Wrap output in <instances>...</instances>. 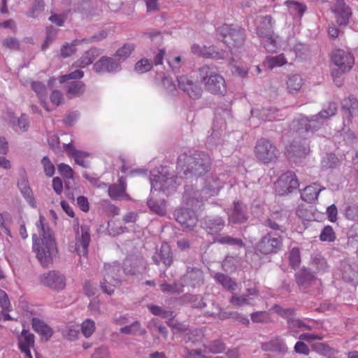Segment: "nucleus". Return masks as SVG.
Listing matches in <instances>:
<instances>
[{
	"mask_svg": "<svg viewBox=\"0 0 358 358\" xmlns=\"http://www.w3.org/2000/svg\"><path fill=\"white\" fill-rule=\"evenodd\" d=\"M229 57V53L227 50H220L215 45L209 47L204 45V52L203 57L213 59H224Z\"/></svg>",
	"mask_w": 358,
	"mask_h": 358,
	"instance_id": "35",
	"label": "nucleus"
},
{
	"mask_svg": "<svg viewBox=\"0 0 358 358\" xmlns=\"http://www.w3.org/2000/svg\"><path fill=\"white\" fill-rule=\"evenodd\" d=\"M148 206L152 211L159 215H163L166 213V209L163 201H157L152 199H150L148 201Z\"/></svg>",
	"mask_w": 358,
	"mask_h": 358,
	"instance_id": "56",
	"label": "nucleus"
},
{
	"mask_svg": "<svg viewBox=\"0 0 358 358\" xmlns=\"http://www.w3.org/2000/svg\"><path fill=\"white\" fill-rule=\"evenodd\" d=\"M255 153L259 161L268 164L273 162L278 157L279 152L275 145L270 141L261 138L256 143Z\"/></svg>",
	"mask_w": 358,
	"mask_h": 358,
	"instance_id": "12",
	"label": "nucleus"
},
{
	"mask_svg": "<svg viewBox=\"0 0 358 358\" xmlns=\"http://www.w3.org/2000/svg\"><path fill=\"white\" fill-rule=\"evenodd\" d=\"M34 335L29 331L23 329L18 341L19 348H34Z\"/></svg>",
	"mask_w": 358,
	"mask_h": 358,
	"instance_id": "46",
	"label": "nucleus"
},
{
	"mask_svg": "<svg viewBox=\"0 0 358 358\" xmlns=\"http://www.w3.org/2000/svg\"><path fill=\"white\" fill-rule=\"evenodd\" d=\"M315 328V323L307 319L301 320L295 318L294 320L289 321V331L287 334L295 338H297L300 331H310Z\"/></svg>",
	"mask_w": 358,
	"mask_h": 358,
	"instance_id": "24",
	"label": "nucleus"
},
{
	"mask_svg": "<svg viewBox=\"0 0 358 358\" xmlns=\"http://www.w3.org/2000/svg\"><path fill=\"white\" fill-rule=\"evenodd\" d=\"M42 284L55 290L63 289L66 286L65 276L57 271H51L41 277Z\"/></svg>",
	"mask_w": 358,
	"mask_h": 358,
	"instance_id": "18",
	"label": "nucleus"
},
{
	"mask_svg": "<svg viewBox=\"0 0 358 358\" xmlns=\"http://www.w3.org/2000/svg\"><path fill=\"white\" fill-rule=\"evenodd\" d=\"M199 74L206 91L213 94H222L225 92V80L216 66L205 65L199 69Z\"/></svg>",
	"mask_w": 358,
	"mask_h": 358,
	"instance_id": "4",
	"label": "nucleus"
},
{
	"mask_svg": "<svg viewBox=\"0 0 358 358\" xmlns=\"http://www.w3.org/2000/svg\"><path fill=\"white\" fill-rule=\"evenodd\" d=\"M331 62L335 66L332 69L331 75L333 77H338L351 70L355 64V58L349 51L336 49L331 53Z\"/></svg>",
	"mask_w": 358,
	"mask_h": 358,
	"instance_id": "7",
	"label": "nucleus"
},
{
	"mask_svg": "<svg viewBox=\"0 0 358 358\" xmlns=\"http://www.w3.org/2000/svg\"><path fill=\"white\" fill-rule=\"evenodd\" d=\"M213 278L223 288L231 292H234L237 288V283L227 275L222 273H216Z\"/></svg>",
	"mask_w": 358,
	"mask_h": 358,
	"instance_id": "36",
	"label": "nucleus"
},
{
	"mask_svg": "<svg viewBox=\"0 0 358 358\" xmlns=\"http://www.w3.org/2000/svg\"><path fill=\"white\" fill-rule=\"evenodd\" d=\"M278 36L273 34L271 36H265V41L262 43L264 48L267 52H274L278 49V44L277 42Z\"/></svg>",
	"mask_w": 358,
	"mask_h": 358,
	"instance_id": "52",
	"label": "nucleus"
},
{
	"mask_svg": "<svg viewBox=\"0 0 358 358\" xmlns=\"http://www.w3.org/2000/svg\"><path fill=\"white\" fill-rule=\"evenodd\" d=\"M150 181L151 192L155 189L167 195L175 191L177 187L176 178L167 166H161L153 169L150 171Z\"/></svg>",
	"mask_w": 358,
	"mask_h": 358,
	"instance_id": "3",
	"label": "nucleus"
},
{
	"mask_svg": "<svg viewBox=\"0 0 358 358\" xmlns=\"http://www.w3.org/2000/svg\"><path fill=\"white\" fill-rule=\"evenodd\" d=\"M345 215L348 220L356 221L358 220V203H351L346 206Z\"/></svg>",
	"mask_w": 358,
	"mask_h": 358,
	"instance_id": "61",
	"label": "nucleus"
},
{
	"mask_svg": "<svg viewBox=\"0 0 358 358\" xmlns=\"http://www.w3.org/2000/svg\"><path fill=\"white\" fill-rule=\"evenodd\" d=\"M85 92V85L81 81H72L68 84L67 94L70 99L80 96Z\"/></svg>",
	"mask_w": 358,
	"mask_h": 358,
	"instance_id": "44",
	"label": "nucleus"
},
{
	"mask_svg": "<svg viewBox=\"0 0 358 358\" xmlns=\"http://www.w3.org/2000/svg\"><path fill=\"white\" fill-rule=\"evenodd\" d=\"M80 232L81 234L79 236V231H78L75 249L77 254L80 256V265L82 268H87L89 264L90 227L87 225H82Z\"/></svg>",
	"mask_w": 358,
	"mask_h": 358,
	"instance_id": "11",
	"label": "nucleus"
},
{
	"mask_svg": "<svg viewBox=\"0 0 358 358\" xmlns=\"http://www.w3.org/2000/svg\"><path fill=\"white\" fill-rule=\"evenodd\" d=\"M342 110L343 117L350 121L351 118L358 113V100L354 96L345 99Z\"/></svg>",
	"mask_w": 358,
	"mask_h": 358,
	"instance_id": "31",
	"label": "nucleus"
},
{
	"mask_svg": "<svg viewBox=\"0 0 358 358\" xmlns=\"http://www.w3.org/2000/svg\"><path fill=\"white\" fill-rule=\"evenodd\" d=\"M224 344L220 340L213 341L208 346L204 345V353H220L224 350Z\"/></svg>",
	"mask_w": 358,
	"mask_h": 358,
	"instance_id": "57",
	"label": "nucleus"
},
{
	"mask_svg": "<svg viewBox=\"0 0 358 358\" xmlns=\"http://www.w3.org/2000/svg\"><path fill=\"white\" fill-rule=\"evenodd\" d=\"M17 187L29 205L33 208H36V201L26 176H21L18 180Z\"/></svg>",
	"mask_w": 358,
	"mask_h": 358,
	"instance_id": "27",
	"label": "nucleus"
},
{
	"mask_svg": "<svg viewBox=\"0 0 358 358\" xmlns=\"http://www.w3.org/2000/svg\"><path fill=\"white\" fill-rule=\"evenodd\" d=\"M32 90L36 92L37 96L41 102L42 106L45 108L46 110L50 111L48 107V103L46 101V86L39 81H34L31 85Z\"/></svg>",
	"mask_w": 358,
	"mask_h": 358,
	"instance_id": "38",
	"label": "nucleus"
},
{
	"mask_svg": "<svg viewBox=\"0 0 358 358\" xmlns=\"http://www.w3.org/2000/svg\"><path fill=\"white\" fill-rule=\"evenodd\" d=\"M288 156L294 162L306 157L310 152L309 143L306 139L300 141L294 138L287 149Z\"/></svg>",
	"mask_w": 358,
	"mask_h": 358,
	"instance_id": "17",
	"label": "nucleus"
},
{
	"mask_svg": "<svg viewBox=\"0 0 358 358\" xmlns=\"http://www.w3.org/2000/svg\"><path fill=\"white\" fill-rule=\"evenodd\" d=\"M36 226L40 237L36 234L32 236L33 251L41 264L47 267L52 263L53 257L57 253L56 242L52 231L42 215H39Z\"/></svg>",
	"mask_w": 358,
	"mask_h": 358,
	"instance_id": "1",
	"label": "nucleus"
},
{
	"mask_svg": "<svg viewBox=\"0 0 358 358\" xmlns=\"http://www.w3.org/2000/svg\"><path fill=\"white\" fill-rule=\"evenodd\" d=\"M251 114L253 117L259 115L260 118L264 121L280 120L278 117V110L273 107H264L262 108L260 111L252 109Z\"/></svg>",
	"mask_w": 358,
	"mask_h": 358,
	"instance_id": "33",
	"label": "nucleus"
},
{
	"mask_svg": "<svg viewBox=\"0 0 358 358\" xmlns=\"http://www.w3.org/2000/svg\"><path fill=\"white\" fill-rule=\"evenodd\" d=\"M176 221L184 228L193 230L197 223L195 212L188 208H180L174 213Z\"/></svg>",
	"mask_w": 358,
	"mask_h": 358,
	"instance_id": "16",
	"label": "nucleus"
},
{
	"mask_svg": "<svg viewBox=\"0 0 358 358\" xmlns=\"http://www.w3.org/2000/svg\"><path fill=\"white\" fill-rule=\"evenodd\" d=\"M31 324L33 330L40 335L43 341H48L52 336L54 334L53 329L43 320L37 317H33Z\"/></svg>",
	"mask_w": 358,
	"mask_h": 358,
	"instance_id": "26",
	"label": "nucleus"
},
{
	"mask_svg": "<svg viewBox=\"0 0 358 358\" xmlns=\"http://www.w3.org/2000/svg\"><path fill=\"white\" fill-rule=\"evenodd\" d=\"M86 41V39L78 40L76 39L71 43H66L64 44L60 50V55L62 58H67L74 54L76 51V47L80 45L82 42Z\"/></svg>",
	"mask_w": 358,
	"mask_h": 358,
	"instance_id": "43",
	"label": "nucleus"
},
{
	"mask_svg": "<svg viewBox=\"0 0 358 358\" xmlns=\"http://www.w3.org/2000/svg\"><path fill=\"white\" fill-rule=\"evenodd\" d=\"M341 275L343 279L356 285L358 283V265L355 263L350 264L348 262L341 264Z\"/></svg>",
	"mask_w": 358,
	"mask_h": 358,
	"instance_id": "30",
	"label": "nucleus"
},
{
	"mask_svg": "<svg viewBox=\"0 0 358 358\" xmlns=\"http://www.w3.org/2000/svg\"><path fill=\"white\" fill-rule=\"evenodd\" d=\"M303 84L301 76L299 74L291 75L287 80V88L289 93H297Z\"/></svg>",
	"mask_w": 358,
	"mask_h": 358,
	"instance_id": "39",
	"label": "nucleus"
},
{
	"mask_svg": "<svg viewBox=\"0 0 358 358\" xmlns=\"http://www.w3.org/2000/svg\"><path fill=\"white\" fill-rule=\"evenodd\" d=\"M347 247L357 249L358 256V222L354 223L348 233Z\"/></svg>",
	"mask_w": 358,
	"mask_h": 358,
	"instance_id": "41",
	"label": "nucleus"
},
{
	"mask_svg": "<svg viewBox=\"0 0 358 358\" xmlns=\"http://www.w3.org/2000/svg\"><path fill=\"white\" fill-rule=\"evenodd\" d=\"M262 349L265 351H274L282 354L288 352V348L285 341L280 338H276L269 342L263 343Z\"/></svg>",
	"mask_w": 358,
	"mask_h": 358,
	"instance_id": "34",
	"label": "nucleus"
},
{
	"mask_svg": "<svg viewBox=\"0 0 358 358\" xmlns=\"http://www.w3.org/2000/svg\"><path fill=\"white\" fill-rule=\"evenodd\" d=\"M337 111V104L335 102L329 103L327 108L322 109L317 114L324 122L329 117L336 115Z\"/></svg>",
	"mask_w": 358,
	"mask_h": 358,
	"instance_id": "55",
	"label": "nucleus"
},
{
	"mask_svg": "<svg viewBox=\"0 0 358 358\" xmlns=\"http://www.w3.org/2000/svg\"><path fill=\"white\" fill-rule=\"evenodd\" d=\"M122 271V269L120 264L117 262L105 264L104 280L106 282L110 280L113 282L120 283L121 282Z\"/></svg>",
	"mask_w": 358,
	"mask_h": 358,
	"instance_id": "28",
	"label": "nucleus"
},
{
	"mask_svg": "<svg viewBox=\"0 0 358 358\" xmlns=\"http://www.w3.org/2000/svg\"><path fill=\"white\" fill-rule=\"evenodd\" d=\"M123 271L127 275H136L139 271L138 260L133 262L130 259H127L124 262Z\"/></svg>",
	"mask_w": 358,
	"mask_h": 358,
	"instance_id": "58",
	"label": "nucleus"
},
{
	"mask_svg": "<svg viewBox=\"0 0 358 358\" xmlns=\"http://www.w3.org/2000/svg\"><path fill=\"white\" fill-rule=\"evenodd\" d=\"M274 311L282 318L287 320V331H289V321L294 320L296 317L294 315L296 314V310L294 308H285L278 305H275L273 306Z\"/></svg>",
	"mask_w": 358,
	"mask_h": 358,
	"instance_id": "42",
	"label": "nucleus"
},
{
	"mask_svg": "<svg viewBox=\"0 0 358 358\" xmlns=\"http://www.w3.org/2000/svg\"><path fill=\"white\" fill-rule=\"evenodd\" d=\"M160 289L164 293L175 294L183 292L182 285L180 280L174 282L173 284H169L165 280L159 285Z\"/></svg>",
	"mask_w": 358,
	"mask_h": 358,
	"instance_id": "45",
	"label": "nucleus"
},
{
	"mask_svg": "<svg viewBox=\"0 0 358 358\" xmlns=\"http://www.w3.org/2000/svg\"><path fill=\"white\" fill-rule=\"evenodd\" d=\"M321 190L322 189L315 183L313 185L307 186L301 192V199L308 203H313L317 199Z\"/></svg>",
	"mask_w": 358,
	"mask_h": 358,
	"instance_id": "37",
	"label": "nucleus"
},
{
	"mask_svg": "<svg viewBox=\"0 0 358 358\" xmlns=\"http://www.w3.org/2000/svg\"><path fill=\"white\" fill-rule=\"evenodd\" d=\"M44 8L45 3L43 0H34L31 7L26 13V15L29 17H37L44 10Z\"/></svg>",
	"mask_w": 358,
	"mask_h": 358,
	"instance_id": "50",
	"label": "nucleus"
},
{
	"mask_svg": "<svg viewBox=\"0 0 358 358\" xmlns=\"http://www.w3.org/2000/svg\"><path fill=\"white\" fill-rule=\"evenodd\" d=\"M334 13L336 22L341 26H346L349 23L350 17L352 15V10L344 0H336L331 8Z\"/></svg>",
	"mask_w": 358,
	"mask_h": 358,
	"instance_id": "20",
	"label": "nucleus"
},
{
	"mask_svg": "<svg viewBox=\"0 0 358 358\" xmlns=\"http://www.w3.org/2000/svg\"><path fill=\"white\" fill-rule=\"evenodd\" d=\"M289 261L293 268H295L299 266L301 263V256L299 248L294 247L289 251Z\"/></svg>",
	"mask_w": 358,
	"mask_h": 358,
	"instance_id": "60",
	"label": "nucleus"
},
{
	"mask_svg": "<svg viewBox=\"0 0 358 358\" xmlns=\"http://www.w3.org/2000/svg\"><path fill=\"white\" fill-rule=\"evenodd\" d=\"M324 122L318 114L307 116L299 114L292 122V127L296 131H304L306 133L314 134L324 125Z\"/></svg>",
	"mask_w": 358,
	"mask_h": 358,
	"instance_id": "9",
	"label": "nucleus"
},
{
	"mask_svg": "<svg viewBox=\"0 0 358 358\" xmlns=\"http://www.w3.org/2000/svg\"><path fill=\"white\" fill-rule=\"evenodd\" d=\"M96 187H107L108 196L115 201L127 200L131 201V196L127 193V179L124 176L118 178L117 182L110 185L104 182H99L97 180L91 178V186Z\"/></svg>",
	"mask_w": 358,
	"mask_h": 358,
	"instance_id": "10",
	"label": "nucleus"
},
{
	"mask_svg": "<svg viewBox=\"0 0 358 358\" xmlns=\"http://www.w3.org/2000/svg\"><path fill=\"white\" fill-rule=\"evenodd\" d=\"M322 241L332 242L336 239L335 233L331 226H326L322 230L320 236Z\"/></svg>",
	"mask_w": 358,
	"mask_h": 358,
	"instance_id": "64",
	"label": "nucleus"
},
{
	"mask_svg": "<svg viewBox=\"0 0 358 358\" xmlns=\"http://www.w3.org/2000/svg\"><path fill=\"white\" fill-rule=\"evenodd\" d=\"M178 168H180L183 174L201 176L210 169L211 161L208 155L203 152H194L192 155L181 154L178 158Z\"/></svg>",
	"mask_w": 358,
	"mask_h": 358,
	"instance_id": "2",
	"label": "nucleus"
},
{
	"mask_svg": "<svg viewBox=\"0 0 358 358\" xmlns=\"http://www.w3.org/2000/svg\"><path fill=\"white\" fill-rule=\"evenodd\" d=\"M224 182L216 176H211L208 177L204 182V185L198 195V192H194V196L189 198H186L187 204L192 207H196L197 203H201L203 200L207 199L208 197L217 195L220 190L222 188Z\"/></svg>",
	"mask_w": 358,
	"mask_h": 358,
	"instance_id": "6",
	"label": "nucleus"
},
{
	"mask_svg": "<svg viewBox=\"0 0 358 358\" xmlns=\"http://www.w3.org/2000/svg\"><path fill=\"white\" fill-rule=\"evenodd\" d=\"M213 242L239 248L245 246V243L241 238H234L227 234H217L214 237Z\"/></svg>",
	"mask_w": 358,
	"mask_h": 358,
	"instance_id": "32",
	"label": "nucleus"
},
{
	"mask_svg": "<svg viewBox=\"0 0 358 358\" xmlns=\"http://www.w3.org/2000/svg\"><path fill=\"white\" fill-rule=\"evenodd\" d=\"M275 21L271 15L261 17L258 25L256 27V34L259 38L273 36Z\"/></svg>",
	"mask_w": 358,
	"mask_h": 358,
	"instance_id": "25",
	"label": "nucleus"
},
{
	"mask_svg": "<svg viewBox=\"0 0 358 358\" xmlns=\"http://www.w3.org/2000/svg\"><path fill=\"white\" fill-rule=\"evenodd\" d=\"M299 183L294 173L287 171L278 178L275 183V191L280 196L288 194L299 187Z\"/></svg>",
	"mask_w": 358,
	"mask_h": 358,
	"instance_id": "13",
	"label": "nucleus"
},
{
	"mask_svg": "<svg viewBox=\"0 0 358 358\" xmlns=\"http://www.w3.org/2000/svg\"><path fill=\"white\" fill-rule=\"evenodd\" d=\"M134 49L135 45L134 43H125L116 51L115 55L118 58L117 61L120 62L121 64L131 55Z\"/></svg>",
	"mask_w": 358,
	"mask_h": 358,
	"instance_id": "47",
	"label": "nucleus"
},
{
	"mask_svg": "<svg viewBox=\"0 0 358 358\" xmlns=\"http://www.w3.org/2000/svg\"><path fill=\"white\" fill-rule=\"evenodd\" d=\"M93 70L96 73H117L121 70L120 62L113 57H101L94 64Z\"/></svg>",
	"mask_w": 358,
	"mask_h": 358,
	"instance_id": "19",
	"label": "nucleus"
},
{
	"mask_svg": "<svg viewBox=\"0 0 358 358\" xmlns=\"http://www.w3.org/2000/svg\"><path fill=\"white\" fill-rule=\"evenodd\" d=\"M13 127H17L22 131H26L29 125V117L22 113L16 120H13Z\"/></svg>",
	"mask_w": 358,
	"mask_h": 358,
	"instance_id": "62",
	"label": "nucleus"
},
{
	"mask_svg": "<svg viewBox=\"0 0 358 358\" xmlns=\"http://www.w3.org/2000/svg\"><path fill=\"white\" fill-rule=\"evenodd\" d=\"M182 287L195 288L203 284L204 276L201 269L196 267L187 266L186 273L180 279Z\"/></svg>",
	"mask_w": 358,
	"mask_h": 358,
	"instance_id": "14",
	"label": "nucleus"
},
{
	"mask_svg": "<svg viewBox=\"0 0 358 358\" xmlns=\"http://www.w3.org/2000/svg\"><path fill=\"white\" fill-rule=\"evenodd\" d=\"M159 78L161 79L162 85L166 90L167 92L171 93L176 90V84L173 82L172 79L164 73L159 75ZM158 79V77L157 78Z\"/></svg>",
	"mask_w": 358,
	"mask_h": 358,
	"instance_id": "59",
	"label": "nucleus"
},
{
	"mask_svg": "<svg viewBox=\"0 0 358 358\" xmlns=\"http://www.w3.org/2000/svg\"><path fill=\"white\" fill-rule=\"evenodd\" d=\"M152 67V63L148 59H142L135 65V71L139 73H143L150 71Z\"/></svg>",
	"mask_w": 358,
	"mask_h": 358,
	"instance_id": "63",
	"label": "nucleus"
},
{
	"mask_svg": "<svg viewBox=\"0 0 358 358\" xmlns=\"http://www.w3.org/2000/svg\"><path fill=\"white\" fill-rule=\"evenodd\" d=\"M229 221L234 224L245 222L248 219L247 206L240 201H234L231 210L228 213Z\"/></svg>",
	"mask_w": 358,
	"mask_h": 358,
	"instance_id": "21",
	"label": "nucleus"
},
{
	"mask_svg": "<svg viewBox=\"0 0 358 358\" xmlns=\"http://www.w3.org/2000/svg\"><path fill=\"white\" fill-rule=\"evenodd\" d=\"M178 87L185 92L189 97L197 99L201 97L202 89L200 85L187 76L177 78Z\"/></svg>",
	"mask_w": 358,
	"mask_h": 358,
	"instance_id": "15",
	"label": "nucleus"
},
{
	"mask_svg": "<svg viewBox=\"0 0 358 358\" xmlns=\"http://www.w3.org/2000/svg\"><path fill=\"white\" fill-rule=\"evenodd\" d=\"M122 334L133 336H143L146 333L145 329L142 328L141 323L136 321L129 325H126L120 329Z\"/></svg>",
	"mask_w": 358,
	"mask_h": 358,
	"instance_id": "40",
	"label": "nucleus"
},
{
	"mask_svg": "<svg viewBox=\"0 0 358 358\" xmlns=\"http://www.w3.org/2000/svg\"><path fill=\"white\" fill-rule=\"evenodd\" d=\"M225 226L224 220L220 216H207L202 222V227L208 234L217 236Z\"/></svg>",
	"mask_w": 358,
	"mask_h": 358,
	"instance_id": "23",
	"label": "nucleus"
},
{
	"mask_svg": "<svg viewBox=\"0 0 358 358\" xmlns=\"http://www.w3.org/2000/svg\"><path fill=\"white\" fill-rule=\"evenodd\" d=\"M265 63L268 69H273L286 64L287 59L283 54H280L274 57H266Z\"/></svg>",
	"mask_w": 358,
	"mask_h": 358,
	"instance_id": "49",
	"label": "nucleus"
},
{
	"mask_svg": "<svg viewBox=\"0 0 358 358\" xmlns=\"http://www.w3.org/2000/svg\"><path fill=\"white\" fill-rule=\"evenodd\" d=\"M286 3L287 5L289 12L294 16L298 15L301 17L306 10V6L304 4L296 1H288Z\"/></svg>",
	"mask_w": 358,
	"mask_h": 358,
	"instance_id": "48",
	"label": "nucleus"
},
{
	"mask_svg": "<svg viewBox=\"0 0 358 358\" xmlns=\"http://www.w3.org/2000/svg\"><path fill=\"white\" fill-rule=\"evenodd\" d=\"M252 298H248L245 294L241 295H233L229 302L235 307H241L245 305H252Z\"/></svg>",
	"mask_w": 358,
	"mask_h": 358,
	"instance_id": "51",
	"label": "nucleus"
},
{
	"mask_svg": "<svg viewBox=\"0 0 358 358\" xmlns=\"http://www.w3.org/2000/svg\"><path fill=\"white\" fill-rule=\"evenodd\" d=\"M152 259L157 265L162 262L166 266H170L173 263V255L170 245L167 243H162L158 253Z\"/></svg>",
	"mask_w": 358,
	"mask_h": 358,
	"instance_id": "29",
	"label": "nucleus"
},
{
	"mask_svg": "<svg viewBox=\"0 0 358 358\" xmlns=\"http://www.w3.org/2000/svg\"><path fill=\"white\" fill-rule=\"evenodd\" d=\"M337 111V104L335 102L329 103L327 108L322 109L317 114L324 122L329 117L336 115Z\"/></svg>",
	"mask_w": 358,
	"mask_h": 358,
	"instance_id": "54",
	"label": "nucleus"
},
{
	"mask_svg": "<svg viewBox=\"0 0 358 358\" xmlns=\"http://www.w3.org/2000/svg\"><path fill=\"white\" fill-rule=\"evenodd\" d=\"M82 331V334L86 338L90 337V318H87L83 322L82 325L79 324H70L63 330V336L70 341L76 340L80 331Z\"/></svg>",
	"mask_w": 358,
	"mask_h": 358,
	"instance_id": "22",
	"label": "nucleus"
},
{
	"mask_svg": "<svg viewBox=\"0 0 358 358\" xmlns=\"http://www.w3.org/2000/svg\"><path fill=\"white\" fill-rule=\"evenodd\" d=\"M216 36L229 48L242 46L245 41V31L237 24H223L216 29Z\"/></svg>",
	"mask_w": 358,
	"mask_h": 358,
	"instance_id": "5",
	"label": "nucleus"
},
{
	"mask_svg": "<svg viewBox=\"0 0 358 358\" xmlns=\"http://www.w3.org/2000/svg\"><path fill=\"white\" fill-rule=\"evenodd\" d=\"M282 237L279 232H268L256 243L255 249L262 255L275 254L282 246Z\"/></svg>",
	"mask_w": 358,
	"mask_h": 358,
	"instance_id": "8",
	"label": "nucleus"
},
{
	"mask_svg": "<svg viewBox=\"0 0 358 358\" xmlns=\"http://www.w3.org/2000/svg\"><path fill=\"white\" fill-rule=\"evenodd\" d=\"M225 123L222 120H219L216 116L212 127V134L209 139L219 138L221 136L223 129H225Z\"/></svg>",
	"mask_w": 358,
	"mask_h": 358,
	"instance_id": "53",
	"label": "nucleus"
}]
</instances>
